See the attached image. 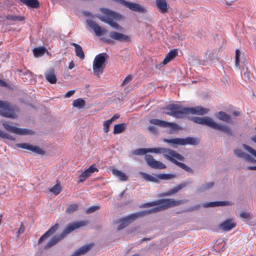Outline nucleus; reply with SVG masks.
<instances>
[{"mask_svg":"<svg viewBox=\"0 0 256 256\" xmlns=\"http://www.w3.org/2000/svg\"><path fill=\"white\" fill-rule=\"evenodd\" d=\"M186 201V200H176L174 198L160 199L154 202L144 204L140 207L148 208L155 206H157L150 210L141 211L134 214H137L136 216L138 218L150 214L158 212L170 208L180 206L181 204H184Z\"/></svg>","mask_w":256,"mask_h":256,"instance_id":"nucleus-1","label":"nucleus"},{"mask_svg":"<svg viewBox=\"0 0 256 256\" xmlns=\"http://www.w3.org/2000/svg\"><path fill=\"white\" fill-rule=\"evenodd\" d=\"M165 110L168 112H165L166 114L172 116L176 118H182L188 114L204 115L208 113V110L202 106L194 108H184L178 104H170L167 105Z\"/></svg>","mask_w":256,"mask_h":256,"instance_id":"nucleus-2","label":"nucleus"},{"mask_svg":"<svg viewBox=\"0 0 256 256\" xmlns=\"http://www.w3.org/2000/svg\"><path fill=\"white\" fill-rule=\"evenodd\" d=\"M88 224L87 220L74 222L68 225L62 232L59 235L54 236L44 247L45 250L48 249L56 244L60 240L63 239L68 234L80 227L86 226Z\"/></svg>","mask_w":256,"mask_h":256,"instance_id":"nucleus-3","label":"nucleus"},{"mask_svg":"<svg viewBox=\"0 0 256 256\" xmlns=\"http://www.w3.org/2000/svg\"><path fill=\"white\" fill-rule=\"evenodd\" d=\"M192 120L196 123L206 125L216 130H222L230 136H233V132L228 126L215 122L210 117H194Z\"/></svg>","mask_w":256,"mask_h":256,"instance_id":"nucleus-4","label":"nucleus"},{"mask_svg":"<svg viewBox=\"0 0 256 256\" xmlns=\"http://www.w3.org/2000/svg\"><path fill=\"white\" fill-rule=\"evenodd\" d=\"M162 152V155L166 159L174 163L184 170L189 172H193V170L190 168L188 167L184 164L179 162L176 160V159L180 161H184V158L182 155L178 154L174 150L164 148Z\"/></svg>","mask_w":256,"mask_h":256,"instance_id":"nucleus-5","label":"nucleus"},{"mask_svg":"<svg viewBox=\"0 0 256 256\" xmlns=\"http://www.w3.org/2000/svg\"><path fill=\"white\" fill-rule=\"evenodd\" d=\"M101 12L102 15L98 16L101 21L108 24L110 26L116 30H122V29L120 26L116 22H114V20H116L118 16L116 12L106 8H102Z\"/></svg>","mask_w":256,"mask_h":256,"instance_id":"nucleus-6","label":"nucleus"},{"mask_svg":"<svg viewBox=\"0 0 256 256\" xmlns=\"http://www.w3.org/2000/svg\"><path fill=\"white\" fill-rule=\"evenodd\" d=\"M20 110L18 106L7 101L0 100V116L15 119L18 117Z\"/></svg>","mask_w":256,"mask_h":256,"instance_id":"nucleus-7","label":"nucleus"},{"mask_svg":"<svg viewBox=\"0 0 256 256\" xmlns=\"http://www.w3.org/2000/svg\"><path fill=\"white\" fill-rule=\"evenodd\" d=\"M108 58V55L106 52L100 53L96 56L92 64L94 74L98 76L103 72L105 67V62Z\"/></svg>","mask_w":256,"mask_h":256,"instance_id":"nucleus-8","label":"nucleus"},{"mask_svg":"<svg viewBox=\"0 0 256 256\" xmlns=\"http://www.w3.org/2000/svg\"><path fill=\"white\" fill-rule=\"evenodd\" d=\"M4 128L8 132L19 135H33L34 132L27 128H18L12 126L7 122L2 123Z\"/></svg>","mask_w":256,"mask_h":256,"instance_id":"nucleus-9","label":"nucleus"},{"mask_svg":"<svg viewBox=\"0 0 256 256\" xmlns=\"http://www.w3.org/2000/svg\"><path fill=\"white\" fill-rule=\"evenodd\" d=\"M113 1L118 2L124 6L126 8H128L130 10L142 13L146 12V10L138 4L134 2H130L126 1L125 0H112Z\"/></svg>","mask_w":256,"mask_h":256,"instance_id":"nucleus-10","label":"nucleus"},{"mask_svg":"<svg viewBox=\"0 0 256 256\" xmlns=\"http://www.w3.org/2000/svg\"><path fill=\"white\" fill-rule=\"evenodd\" d=\"M164 142L172 144L186 145L188 144H195L197 143L196 139L193 138L188 137L186 138H175L172 139L164 138Z\"/></svg>","mask_w":256,"mask_h":256,"instance_id":"nucleus-11","label":"nucleus"},{"mask_svg":"<svg viewBox=\"0 0 256 256\" xmlns=\"http://www.w3.org/2000/svg\"><path fill=\"white\" fill-rule=\"evenodd\" d=\"M144 159L148 165L152 168L159 170H163L166 168L164 164L160 161L156 160L150 154H146L144 156Z\"/></svg>","mask_w":256,"mask_h":256,"instance_id":"nucleus-12","label":"nucleus"},{"mask_svg":"<svg viewBox=\"0 0 256 256\" xmlns=\"http://www.w3.org/2000/svg\"><path fill=\"white\" fill-rule=\"evenodd\" d=\"M16 146L18 148L28 150L40 155H44L46 154L45 151L40 147L36 146H34L28 143L16 144Z\"/></svg>","mask_w":256,"mask_h":256,"instance_id":"nucleus-13","label":"nucleus"},{"mask_svg":"<svg viewBox=\"0 0 256 256\" xmlns=\"http://www.w3.org/2000/svg\"><path fill=\"white\" fill-rule=\"evenodd\" d=\"M137 214H130L127 216H126L120 220V225L118 227V230H120L123 228H124L125 227L128 226L130 224L133 222L135 220H136L137 218H138V217L137 216Z\"/></svg>","mask_w":256,"mask_h":256,"instance_id":"nucleus-14","label":"nucleus"},{"mask_svg":"<svg viewBox=\"0 0 256 256\" xmlns=\"http://www.w3.org/2000/svg\"><path fill=\"white\" fill-rule=\"evenodd\" d=\"M98 170L95 164H92L90 167L83 172L78 176V182H84L88 177L94 172H98Z\"/></svg>","mask_w":256,"mask_h":256,"instance_id":"nucleus-15","label":"nucleus"},{"mask_svg":"<svg viewBox=\"0 0 256 256\" xmlns=\"http://www.w3.org/2000/svg\"><path fill=\"white\" fill-rule=\"evenodd\" d=\"M155 6L158 12L162 14L168 12L170 8L166 0H155Z\"/></svg>","mask_w":256,"mask_h":256,"instance_id":"nucleus-16","label":"nucleus"},{"mask_svg":"<svg viewBox=\"0 0 256 256\" xmlns=\"http://www.w3.org/2000/svg\"><path fill=\"white\" fill-rule=\"evenodd\" d=\"M109 36L113 40L122 42H128L130 41V38L128 36L115 31L110 32Z\"/></svg>","mask_w":256,"mask_h":256,"instance_id":"nucleus-17","label":"nucleus"},{"mask_svg":"<svg viewBox=\"0 0 256 256\" xmlns=\"http://www.w3.org/2000/svg\"><path fill=\"white\" fill-rule=\"evenodd\" d=\"M86 23L88 25L94 30L96 36H101L104 31V29H102L99 25H98L94 21L92 20H87Z\"/></svg>","mask_w":256,"mask_h":256,"instance_id":"nucleus-18","label":"nucleus"},{"mask_svg":"<svg viewBox=\"0 0 256 256\" xmlns=\"http://www.w3.org/2000/svg\"><path fill=\"white\" fill-rule=\"evenodd\" d=\"M58 224H56L52 228H50L45 234L42 235L38 240V244H40L44 240H45L48 238L58 230Z\"/></svg>","mask_w":256,"mask_h":256,"instance_id":"nucleus-19","label":"nucleus"},{"mask_svg":"<svg viewBox=\"0 0 256 256\" xmlns=\"http://www.w3.org/2000/svg\"><path fill=\"white\" fill-rule=\"evenodd\" d=\"M186 185L187 184L186 183H182L180 184H178L177 186L174 187V188L170 190L168 192L162 194L161 196H172L174 194L178 192L182 188H185L186 186Z\"/></svg>","mask_w":256,"mask_h":256,"instance_id":"nucleus-20","label":"nucleus"},{"mask_svg":"<svg viewBox=\"0 0 256 256\" xmlns=\"http://www.w3.org/2000/svg\"><path fill=\"white\" fill-rule=\"evenodd\" d=\"M44 76L46 80L50 83L54 84L56 82L57 78L54 69L51 68L46 71Z\"/></svg>","mask_w":256,"mask_h":256,"instance_id":"nucleus-21","label":"nucleus"},{"mask_svg":"<svg viewBox=\"0 0 256 256\" xmlns=\"http://www.w3.org/2000/svg\"><path fill=\"white\" fill-rule=\"evenodd\" d=\"M94 246L93 244L84 245L76 250L72 256H80L86 253Z\"/></svg>","mask_w":256,"mask_h":256,"instance_id":"nucleus-22","label":"nucleus"},{"mask_svg":"<svg viewBox=\"0 0 256 256\" xmlns=\"http://www.w3.org/2000/svg\"><path fill=\"white\" fill-rule=\"evenodd\" d=\"M236 226L232 220H225L220 224V228L224 231H228Z\"/></svg>","mask_w":256,"mask_h":256,"instance_id":"nucleus-23","label":"nucleus"},{"mask_svg":"<svg viewBox=\"0 0 256 256\" xmlns=\"http://www.w3.org/2000/svg\"><path fill=\"white\" fill-rule=\"evenodd\" d=\"M22 4L26 6L28 8H38L40 4L38 0H19Z\"/></svg>","mask_w":256,"mask_h":256,"instance_id":"nucleus-24","label":"nucleus"},{"mask_svg":"<svg viewBox=\"0 0 256 256\" xmlns=\"http://www.w3.org/2000/svg\"><path fill=\"white\" fill-rule=\"evenodd\" d=\"M178 54L177 49L171 50L166 56L163 60V64H166L170 61L173 60Z\"/></svg>","mask_w":256,"mask_h":256,"instance_id":"nucleus-25","label":"nucleus"},{"mask_svg":"<svg viewBox=\"0 0 256 256\" xmlns=\"http://www.w3.org/2000/svg\"><path fill=\"white\" fill-rule=\"evenodd\" d=\"M71 45L74 47L76 56L79 57L81 60H84V58L85 56L82 46L74 42L72 43Z\"/></svg>","mask_w":256,"mask_h":256,"instance_id":"nucleus-26","label":"nucleus"},{"mask_svg":"<svg viewBox=\"0 0 256 256\" xmlns=\"http://www.w3.org/2000/svg\"><path fill=\"white\" fill-rule=\"evenodd\" d=\"M112 174L118 177L120 181H126L128 179V176H126L124 173L118 170L112 168Z\"/></svg>","mask_w":256,"mask_h":256,"instance_id":"nucleus-27","label":"nucleus"},{"mask_svg":"<svg viewBox=\"0 0 256 256\" xmlns=\"http://www.w3.org/2000/svg\"><path fill=\"white\" fill-rule=\"evenodd\" d=\"M230 204V202L228 201H220V202H214L206 203L204 204V208L208 207H215L218 206H227Z\"/></svg>","mask_w":256,"mask_h":256,"instance_id":"nucleus-28","label":"nucleus"},{"mask_svg":"<svg viewBox=\"0 0 256 256\" xmlns=\"http://www.w3.org/2000/svg\"><path fill=\"white\" fill-rule=\"evenodd\" d=\"M126 128V124L125 123L116 124L114 126L113 133L114 134L123 132Z\"/></svg>","mask_w":256,"mask_h":256,"instance_id":"nucleus-29","label":"nucleus"},{"mask_svg":"<svg viewBox=\"0 0 256 256\" xmlns=\"http://www.w3.org/2000/svg\"><path fill=\"white\" fill-rule=\"evenodd\" d=\"M217 118L219 120L226 122L228 123H232L230 116V115L226 114V112H218V115L216 116Z\"/></svg>","mask_w":256,"mask_h":256,"instance_id":"nucleus-30","label":"nucleus"},{"mask_svg":"<svg viewBox=\"0 0 256 256\" xmlns=\"http://www.w3.org/2000/svg\"><path fill=\"white\" fill-rule=\"evenodd\" d=\"M140 174L142 176V177L146 181L152 182H158V180L156 175V176H154L152 175H150L146 172H141Z\"/></svg>","mask_w":256,"mask_h":256,"instance_id":"nucleus-31","label":"nucleus"},{"mask_svg":"<svg viewBox=\"0 0 256 256\" xmlns=\"http://www.w3.org/2000/svg\"><path fill=\"white\" fill-rule=\"evenodd\" d=\"M72 106L80 109L82 108L85 106V101L82 98H78L73 101Z\"/></svg>","mask_w":256,"mask_h":256,"instance_id":"nucleus-32","label":"nucleus"},{"mask_svg":"<svg viewBox=\"0 0 256 256\" xmlns=\"http://www.w3.org/2000/svg\"><path fill=\"white\" fill-rule=\"evenodd\" d=\"M49 191L56 196L58 195L62 191L60 184L58 182L53 187L50 188Z\"/></svg>","mask_w":256,"mask_h":256,"instance_id":"nucleus-33","label":"nucleus"},{"mask_svg":"<svg viewBox=\"0 0 256 256\" xmlns=\"http://www.w3.org/2000/svg\"><path fill=\"white\" fill-rule=\"evenodd\" d=\"M6 20H12L14 22H15V21L22 22V21L26 19V18L24 16H16L10 15V14L7 15L6 16Z\"/></svg>","mask_w":256,"mask_h":256,"instance_id":"nucleus-34","label":"nucleus"},{"mask_svg":"<svg viewBox=\"0 0 256 256\" xmlns=\"http://www.w3.org/2000/svg\"><path fill=\"white\" fill-rule=\"evenodd\" d=\"M151 124L157 125L162 128H166L167 122H165L158 119H152L150 120Z\"/></svg>","mask_w":256,"mask_h":256,"instance_id":"nucleus-35","label":"nucleus"},{"mask_svg":"<svg viewBox=\"0 0 256 256\" xmlns=\"http://www.w3.org/2000/svg\"><path fill=\"white\" fill-rule=\"evenodd\" d=\"M78 208V205L76 204H70L66 210V212L68 214H71L74 212L76 211Z\"/></svg>","mask_w":256,"mask_h":256,"instance_id":"nucleus-36","label":"nucleus"},{"mask_svg":"<svg viewBox=\"0 0 256 256\" xmlns=\"http://www.w3.org/2000/svg\"><path fill=\"white\" fill-rule=\"evenodd\" d=\"M34 54L36 57H38L43 55L45 52L44 48H36L33 50Z\"/></svg>","mask_w":256,"mask_h":256,"instance_id":"nucleus-37","label":"nucleus"},{"mask_svg":"<svg viewBox=\"0 0 256 256\" xmlns=\"http://www.w3.org/2000/svg\"><path fill=\"white\" fill-rule=\"evenodd\" d=\"M158 180H170L174 177V175L168 174H156Z\"/></svg>","mask_w":256,"mask_h":256,"instance_id":"nucleus-38","label":"nucleus"},{"mask_svg":"<svg viewBox=\"0 0 256 256\" xmlns=\"http://www.w3.org/2000/svg\"><path fill=\"white\" fill-rule=\"evenodd\" d=\"M148 152V148H138L134 152V154L136 155H142L146 154Z\"/></svg>","mask_w":256,"mask_h":256,"instance_id":"nucleus-39","label":"nucleus"},{"mask_svg":"<svg viewBox=\"0 0 256 256\" xmlns=\"http://www.w3.org/2000/svg\"><path fill=\"white\" fill-rule=\"evenodd\" d=\"M163 148H148L149 152H153L155 154H162Z\"/></svg>","mask_w":256,"mask_h":256,"instance_id":"nucleus-40","label":"nucleus"},{"mask_svg":"<svg viewBox=\"0 0 256 256\" xmlns=\"http://www.w3.org/2000/svg\"><path fill=\"white\" fill-rule=\"evenodd\" d=\"M166 127L170 128L172 130H176L180 128L178 125L177 124H176L174 123V122H167V124H166Z\"/></svg>","mask_w":256,"mask_h":256,"instance_id":"nucleus-41","label":"nucleus"},{"mask_svg":"<svg viewBox=\"0 0 256 256\" xmlns=\"http://www.w3.org/2000/svg\"><path fill=\"white\" fill-rule=\"evenodd\" d=\"M100 208V207L99 206H90L86 210V213L88 214L92 213L96 211V210H99Z\"/></svg>","mask_w":256,"mask_h":256,"instance_id":"nucleus-42","label":"nucleus"},{"mask_svg":"<svg viewBox=\"0 0 256 256\" xmlns=\"http://www.w3.org/2000/svg\"><path fill=\"white\" fill-rule=\"evenodd\" d=\"M243 147L247 151L250 152V154H252V155H254L256 158V150H254L251 147H250V146H248L246 144H243Z\"/></svg>","mask_w":256,"mask_h":256,"instance_id":"nucleus-43","label":"nucleus"},{"mask_svg":"<svg viewBox=\"0 0 256 256\" xmlns=\"http://www.w3.org/2000/svg\"><path fill=\"white\" fill-rule=\"evenodd\" d=\"M111 123H110L108 120H106L104 122L103 126H104V131L106 133H108L109 132V128Z\"/></svg>","mask_w":256,"mask_h":256,"instance_id":"nucleus-44","label":"nucleus"},{"mask_svg":"<svg viewBox=\"0 0 256 256\" xmlns=\"http://www.w3.org/2000/svg\"><path fill=\"white\" fill-rule=\"evenodd\" d=\"M235 154L239 158H244L246 154L244 152H242L240 150L236 149L234 150Z\"/></svg>","mask_w":256,"mask_h":256,"instance_id":"nucleus-45","label":"nucleus"},{"mask_svg":"<svg viewBox=\"0 0 256 256\" xmlns=\"http://www.w3.org/2000/svg\"><path fill=\"white\" fill-rule=\"evenodd\" d=\"M244 158L247 162H256V160L254 159V158H253L252 156H250L249 154H246V155Z\"/></svg>","mask_w":256,"mask_h":256,"instance_id":"nucleus-46","label":"nucleus"},{"mask_svg":"<svg viewBox=\"0 0 256 256\" xmlns=\"http://www.w3.org/2000/svg\"><path fill=\"white\" fill-rule=\"evenodd\" d=\"M25 230V227L22 223L21 224L20 228L17 232V236H18L22 234Z\"/></svg>","mask_w":256,"mask_h":256,"instance_id":"nucleus-47","label":"nucleus"},{"mask_svg":"<svg viewBox=\"0 0 256 256\" xmlns=\"http://www.w3.org/2000/svg\"><path fill=\"white\" fill-rule=\"evenodd\" d=\"M132 78L130 75L128 76L122 82V84L126 85L132 80Z\"/></svg>","mask_w":256,"mask_h":256,"instance_id":"nucleus-48","label":"nucleus"},{"mask_svg":"<svg viewBox=\"0 0 256 256\" xmlns=\"http://www.w3.org/2000/svg\"><path fill=\"white\" fill-rule=\"evenodd\" d=\"M165 64H163V61L159 64H157L156 62V61L154 63V68L156 70H160L162 68V66H163Z\"/></svg>","mask_w":256,"mask_h":256,"instance_id":"nucleus-49","label":"nucleus"},{"mask_svg":"<svg viewBox=\"0 0 256 256\" xmlns=\"http://www.w3.org/2000/svg\"><path fill=\"white\" fill-rule=\"evenodd\" d=\"M240 216L243 218H248L250 217V214L248 212H243L240 213Z\"/></svg>","mask_w":256,"mask_h":256,"instance_id":"nucleus-50","label":"nucleus"},{"mask_svg":"<svg viewBox=\"0 0 256 256\" xmlns=\"http://www.w3.org/2000/svg\"><path fill=\"white\" fill-rule=\"evenodd\" d=\"M0 86L2 87H6L8 88H10L9 84L6 82L5 81L0 79Z\"/></svg>","mask_w":256,"mask_h":256,"instance_id":"nucleus-51","label":"nucleus"},{"mask_svg":"<svg viewBox=\"0 0 256 256\" xmlns=\"http://www.w3.org/2000/svg\"><path fill=\"white\" fill-rule=\"evenodd\" d=\"M120 118V115L118 114H115L113 116L108 120V122L112 124V122L116 120V119H118Z\"/></svg>","mask_w":256,"mask_h":256,"instance_id":"nucleus-52","label":"nucleus"},{"mask_svg":"<svg viewBox=\"0 0 256 256\" xmlns=\"http://www.w3.org/2000/svg\"><path fill=\"white\" fill-rule=\"evenodd\" d=\"M75 92L74 90H71L68 92L64 95L65 98H69L74 94Z\"/></svg>","mask_w":256,"mask_h":256,"instance_id":"nucleus-53","label":"nucleus"},{"mask_svg":"<svg viewBox=\"0 0 256 256\" xmlns=\"http://www.w3.org/2000/svg\"><path fill=\"white\" fill-rule=\"evenodd\" d=\"M214 185V183L213 182H210L209 183L206 184L204 187L203 188L204 189H208L212 188Z\"/></svg>","mask_w":256,"mask_h":256,"instance_id":"nucleus-54","label":"nucleus"},{"mask_svg":"<svg viewBox=\"0 0 256 256\" xmlns=\"http://www.w3.org/2000/svg\"><path fill=\"white\" fill-rule=\"evenodd\" d=\"M148 131L152 132L153 134H156V128L153 126H150L148 128Z\"/></svg>","mask_w":256,"mask_h":256,"instance_id":"nucleus-55","label":"nucleus"},{"mask_svg":"<svg viewBox=\"0 0 256 256\" xmlns=\"http://www.w3.org/2000/svg\"><path fill=\"white\" fill-rule=\"evenodd\" d=\"M5 134L6 135V137H2V138H7V139H9V140H15V138L14 136H10V134H7L6 132H5Z\"/></svg>","mask_w":256,"mask_h":256,"instance_id":"nucleus-56","label":"nucleus"},{"mask_svg":"<svg viewBox=\"0 0 256 256\" xmlns=\"http://www.w3.org/2000/svg\"><path fill=\"white\" fill-rule=\"evenodd\" d=\"M240 50L238 49H236V50L235 59L240 58Z\"/></svg>","mask_w":256,"mask_h":256,"instance_id":"nucleus-57","label":"nucleus"},{"mask_svg":"<svg viewBox=\"0 0 256 256\" xmlns=\"http://www.w3.org/2000/svg\"><path fill=\"white\" fill-rule=\"evenodd\" d=\"M125 192V190H124L123 192H122L117 197V199L118 200H122V198H123V196L124 195V194Z\"/></svg>","mask_w":256,"mask_h":256,"instance_id":"nucleus-58","label":"nucleus"},{"mask_svg":"<svg viewBox=\"0 0 256 256\" xmlns=\"http://www.w3.org/2000/svg\"><path fill=\"white\" fill-rule=\"evenodd\" d=\"M104 40L108 44H112L114 43V41L110 39H105Z\"/></svg>","mask_w":256,"mask_h":256,"instance_id":"nucleus-59","label":"nucleus"},{"mask_svg":"<svg viewBox=\"0 0 256 256\" xmlns=\"http://www.w3.org/2000/svg\"><path fill=\"white\" fill-rule=\"evenodd\" d=\"M74 64L73 62L72 61L69 64L68 68L70 69V70H72V68H74Z\"/></svg>","mask_w":256,"mask_h":256,"instance_id":"nucleus-60","label":"nucleus"},{"mask_svg":"<svg viewBox=\"0 0 256 256\" xmlns=\"http://www.w3.org/2000/svg\"><path fill=\"white\" fill-rule=\"evenodd\" d=\"M200 204H198L197 206H196L194 207H192L190 208V210H197L200 208Z\"/></svg>","mask_w":256,"mask_h":256,"instance_id":"nucleus-61","label":"nucleus"},{"mask_svg":"<svg viewBox=\"0 0 256 256\" xmlns=\"http://www.w3.org/2000/svg\"><path fill=\"white\" fill-rule=\"evenodd\" d=\"M6 135L5 134V132L2 131L0 130V137L2 138V137H6Z\"/></svg>","mask_w":256,"mask_h":256,"instance_id":"nucleus-62","label":"nucleus"},{"mask_svg":"<svg viewBox=\"0 0 256 256\" xmlns=\"http://www.w3.org/2000/svg\"><path fill=\"white\" fill-rule=\"evenodd\" d=\"M232 114L235 116H239L240 114V112L238 111H234Z\"/></svg>","mask_w":256,"mask_h":256,"instance_id":"nucleus-63","label":"nucleus"},{"mask_svg":"<svg viewBox=\"0 0 256 256\" xmlns=\"http://www.w3.org/2000/svg\"><path fill=\"white\" fill-rule=\"evenodd\" d=\"M247 168L249 170H256V166H248Z\"/></svg>","mask_w":256,"mask_h":256,"instance_id":"nucleus-64","label":"nucleus"}]
</instances>
